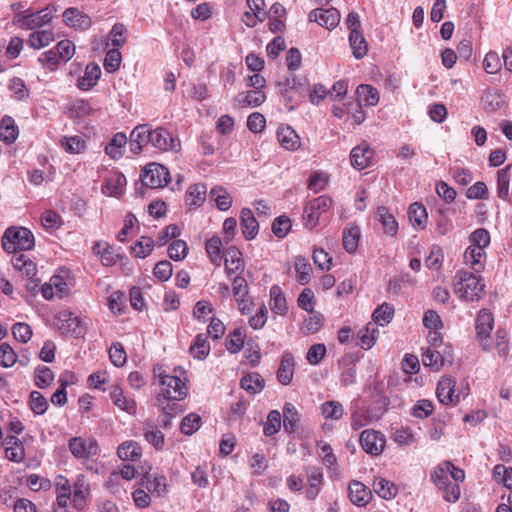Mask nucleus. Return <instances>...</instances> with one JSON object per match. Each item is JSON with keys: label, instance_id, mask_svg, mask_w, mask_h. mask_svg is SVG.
Returning a JSON list of instances; mask_svg holds the SVG:
<instances>
[{"label": "nucleus", "instance_id": "c85d7f7f", "mask_svg": "<svg viewBox=\"0 0 512 512\" xmlns=\"http://www.w3.org/2000/svg\"><path fill=\"white\" fill-rule=\"evenodd\" d=\"M358 106H375L379 101V94L376 88L371 85L361 84L357 87Z\"/></svg>", "mask_w": 512, "mask_h": 512}, {"label": "nucleus", "instance_id": "a18cd8bd", "mask_svg": "<svg viewBox=\"0 0 512 512\" xmlns=\"http://www.w3.org/2000/svg\"><path fill=\"white\" fill-rule=\"evenodd\" d=\"M449 467H452V463L445 461L439 464L434 472L431 474V478L438 488L447 486L450 483L449 480Z\"/></svg>", "mask_w": 512, "mask_h": 512}, {"label": "nucleus", "instance_id": "8fccbe9b", "mask_svg": "<svg viewBox=\"0 0 512 512\" xmlns=\"http://www.w3.org/2000/svg\"><path fill=\"white\" fill-rule=\"evenodd\" d=\"M210 197L217 204V207L226 211L231 207L232 197L223 187H214L210 191Z\"/></svg>", "mask_w": 512, "mask_h": 512}, {"label": "nucleus", "instance_id": "338daca9", "mask_svg": "<svg viewBox=\"0 0 512 512\" xmlns=\"http://www.w3.org/2000/svg\"><path fill=\"white\" fill-rule=\"evenodd\" d=\"M9 90L12 91L13 97L16 100H24L29 96V90L27 89L24 81L19 77H13L9 82Z\"/></svg>", "mask_w": 512, "mask_h": 512}, {"label": "nucleus", "instance_id": "6ab92c4d", "mask_svg": "<svg viewBox=\"0 0 512 512\" xmlns=\"http://www.w3.org/2000/svg\"><path fill=\"white\" fill-rule=\"evenodd\" d=\"M63 18L68 26L82 30L88 29L92 24L91 18L77 8L66 9L63 13Z\"/></svg>", "mask_w": 512, "mask_h": 512}, {"label": "nucleus", "instance_id": "ddd939ff", "mask_svg": "<svg viewBox=\"0 0 512 512\" xmlns=\"http://www.w3.org/2000/svg\"><path fill=\"white\" fill-rule=\"evenodd\" d=\"M59 320L61 325L59 329L66 334H71L75 337L83 336L86 332V326L84 322L72 312H62Z\"/></svg>", "mask_w": 512, "mask_h": 512}, {"label": "nucleus", "instance_id": "0e129e2a", "mask_svg": "<svg viewBox=\"0 0 512 512\" xmlns=\"http://www.w3.org/2000/svg\"><path fill=\"white\" fill-rule=\"evenodd\" d=\"M54 380V373L49 367L41 366L35 371V384L44 389L48 387Z\"/></svg>", "mask_w": 512, "mask_h": 512}, {"label": "nucleus", "instance_id": "6e6d98bb", "mask_svg": "<svg viewBox=\"0 0 512 512\" xmlns=\"http://www.w3.org/2000/svg\"><path fill=\"white\" fill-rule=\"evenodd\" d=\"M144 437L146 441L152 444L157 450L162 449L164 445V434L149 423L145 425Z\"/></svg>", "mask_w": 512, "mask_h": 512}, {"label": "nucleus", "instance_id": "c756f323", "mask_svg": "<svg viewBox=\"0 0 512 512\" xmlns=\"http://www.w3.org/2000/svg\"><path fill=\"white\" fill-rule=\"evenodd\" d=\"M408 217L413 227L420 229L426 227L428 215L426 208L422 204L418 202L411 204L408 209Z\"/></svg>", "mask_w": 512, "mask_h": 512}, {"label": "nucleus", "instance_id": "6e6552de", "mask_svg": "<svg viewBox=\"0 0 512 512\" xmlns=\"http://www.w3.org/2000/svg\"><path fill=\"white\" fill-rule=\"evenodd\" d=\"M151 140L152 147L160 151H178L180 149V141L174 138L172 134L163 127L153 129L151 127Z\"/></svg>", "mask_w": 512, "mask_h": 512}, {"label": "nucleus", "instance_id": "cd10ccee", "mask_svg": "<svg viewBox=\"0 0 512 512\" xmlns=\"http://www.w3.org/2000/svg\"><path fill=\"white\" fill-rule=\"evenodd\" d=\"M19 130L10 116H5L0 122V139L6 144H12L18 137Z\"/></svg>", "mask_w": 512, "mask_h": 512}, {"label": "nucleus", "instance_id": "de8ad7c7", "mask_svg": "<svg viewBox=\"0 0 512 512\" xmlns=\"http://www.w3.org/2000/svg\"><path fill=\"white\" fill-rule=\"evenodd\" d=\"M295 272H296V280L299 284L305 285L310 281V272L311 265L308 261L302 257L298 256L295 259Z\"/></svg>", "mask_w": 512, "mask_h": 512}, {"label": "nucleus", "instance_id": "5fc2aeb1", "mask_svg": "<svg viewBox=\"0 0 512 512\" xmlns=\"http://www.w3.org/2000/svg\"><path fill=\"white\" fill-rule=\"evenodd\" d=\"M321 411L325 418L338 420L343 416V405L338 401H327L321 405Z\"/></svg>", "mask_w": 512, "mask_h": 512}, {"label": "nucleus", "instance_id": "79ce46f5", "mask_svg": "<svg viewBox=\"0 0 512 512\" xmlns=\"http://www.w3.org/2000/svg\"><path fill=\"white\" fill-rule=\"evenodd\" d=\"M266 99V95L262 91L250 90L237 96L238 102L242 106L257 107Z\"/></svg>", "mask_w": 512, "mask_h": 512}, {"label": "nucleus", "instance_id": "49530a36", "mask_svg": "<svg viewBox=\"0 0 512 512\" xmlns=\"http://www.w3.org/2000/svg\"><path fill=\"white\" fill-rule=\"evenodd\" d=\"M146 488L149 492L162 496L166 491V478L164 476L150 475L145 473Z\"/></svg>", "mask_w": 512, "mask_h": 512}, {"label": "nucleus", "instance_id": "864d4df0", "mask_svg": "<svg viewBox=\"0 0 512 512\" xmlns=\"http://www.w3.org/2000/svg\"><path fill=\"white\" fill-rule=\"evenodd\" d=\"M245 335L241 328L234 329L226 338V348L231 353H238L244 345Z\"/></svg>", "mask_w": 512, "mask_h": 512}, {"label": "nucleus", "instance_id": "4c0bfd02", "mask_svg": "<svg viewBox=\"0 0 512 512\" xmlns=\"http://www.w3.org/2000/svg\"><path fill=\"white\" fill-rule=\"evenodd\" d=\"M127 143V137L124 133H117L113 136L110 143L105 147V152L112 159H119L123 155V148Z\"/></svg>", "mask_w": 512, "mask_h": 512}, {"label": "nucleus", "instance_id": "4be33fe9", "mask_svg": "<svg viewBox=\"0 0 512 512\" xmlns=\"http://www.w3.org/2000/svg\"><path fill=\"white\" fill-rule=\"evenodd\" d=\"M295 361L291 353L283 354L277 371V379L282 385H289L294 375Z\"/></svg>", "mask_w": 512, "mask_h": 512}, {"label": "nucleus", "instance_id": "f704fd0d", "mask_svg": "<svg viewBox=\"0 0 512 512\" xmlns=\"http://www.w3.org/2000/svg\"><path fill=\"white\" fill-rule=\"evenodd\" d=\"M141 452V447L134 441L123 442L117 450L119 458L123 461H137L141 456Z\"/></svg>", "mask_w": 512, "mask_h": 512}, {"label": "nucleus", "instance_id": "39448f33", "mask_svg": "<svg viewBox=\"0 0 512 512\" xmlns=\"http://www.w3.org/2000/svg\"><path fill=\"white\" fill-rule=\"evenodd\" d=\"M141 177L143 185L150 188L163 187L170 181L168 169L158 163L148 164Z\"/></svg>", "mask_w": 512, "mask_h": 512}, {"label": "nucleus", "instance_id": "f257e3e1", "mask_svg": "<svg viewBox=\"0 0 512 512\" xmlns=\"http://www.w3.org/2000/svg\"><path fill=\"white\" fill-rule=\"evenodd\" d=\"M155 378H159L160 394L157 401H180L187 396L188 388L186 383L178 376L165 374L162 367L154 368Z\"/></svg>", "mask_w": 512, "mask_h": 512}, {"label": "nucleus", "instance_id": "1a4fd4ad", "mask_svg": "<svg viewBox=\"0 0 512 512\" xmlns=\"http://www.w3.org/2000/svg\"><path fill=\"white\" fill-rule=\"evenodd\" d=\"M359 441L363 450L374 456L381 454L385 447L384 436L376 430H364Z\"/></svg>", "mask_w": 512, "mask_h": 512}, {"label": "nucleus", "instance_id": "b1692460", "mask_svg": "<svg viewBox=\"0 0 512 512\" xmlns=\"http://www.w3.org/2000/svg\"><path fill=\"white\" fill-rule=\"evenodd\" d=\"M278 87L281 94L290 101L293 99V96L291 95L293 92L297 93L301 97H304L307 94L304 84L295 76L286 77L283 81H279Z\"/></svg>", "mask_w": 512, "mask_h": 512}, {"label": "nucleus", "instance_id": "2f4dec72", "mask_svg": "<svg viewBox=\"0 0 512 512\" xmlns=\"http://www.w3.org/2000/svg\"><path fill=\"white\" fill-rule=\"evenodd\" d=\"M376 216L378 220L382 223L383 229L386 234L394 236L397 233L398 223L395 217L391 213H389L386 207H378Z\"/></svg>", "mask_w": 512, "mask_h": 512}, {"label": "nucleus", "instance_id": "412c9836", "mask_svg": "<svg viewBox=\"0 0 512 512\" xmlns=\"http://www.w3.org/2000/svg\"><path fill=\"white\" fill-rule=\"evenodd\" d=\"M225 269L228 276L233 273H242L244 270V262L242 260L241 251L231 246L225 253Z\"/></svg>", "mask_w": 512, "mask_h": 512}, {"label": "nucleus", "instance_id": "09e8293b", "mask_svg": "<svg viewBox=\"0 0 512 512\" xmlns=\"http://www.w3.org/2000/svg\"><path fill=\"white\" fill-rule=\"evenodd\" d=\"M393 316L394 307L388 303H383L378 306L372 314L374 324L381 326L388 324L392 320Z\"/></svg>", "mask_w": 512, "mask_h": 512}, {"label": "nucleus", "instance_id": "e433bc0d", "mask_svg": "<svg viewBox=\"0 0 512 512\" xmlns=\"http://www.w3.org/2000/svg\"><path fill=\"white\" fill-rule=\"evenodd\" d=\"M190 354L199 360L205 359L210 352V344L208 342V335L206 334H198L194 341V344L191 345L189 349Z\"/></svg>", "mask_w": 512, "mask_h": 512}, {"label": "nucleus", "instance_id": "f8f14e48", "mask_svg": "<svg viewBox=\"0 0 512 512\" xmlns=\"http://www.w3.org/2000/svg\"><path fill=\"white\" fill-rule=\"evenodd\" d=\"M436 394L438 400L444 405L457 404L460 401V393L455 394V381L448 376L439 380Z\"/></svg>", "mask_w": 512, "mask_h": 512}, {"label": "nucleus", "instance_id": "052dcab7", "mask_svg": "<svg viewBox=\"0 0 512 512\" xmlns=\"http://www.w3.org/2000/svg\"><path fill=\"white\" fill-rule=\"evenodd\" d=\"M378 415L371 414L369 410L355 411L351 415V426L353 429L358 430L365 426L368 422L377 420Z\"/></svg>", "mask_w": 512, "mask_h": 512}, {"label": "nucleus", "instance_id": "a878e982", "mask_svg": "<svg viewBox=\"0 0 512 512\" xmlns=\"http://www.w3.org/2000/svg\"><path fill=\"white\" fill-rule=\"evenodd\" d=\"M349 497L352 503L358 506H364L371 499V491L363 483L352 481L348 487Z\"/></svg>", "mask_w": 512, "mask_h": 512}, {"label": "nucleus", "instance_id": "5701e85b", "mask_svg": "<svg viewBox=\"0 0 512 512\" xmlns=\"http://www.w3.org/2000/svg\"><path fill=\"white\" fill-rule=\"evenodd\" d=\"M241 228L244 237L248 240L254 239L259 230V224L249 208H243L240 216Z\"/></svg>", "mask_w": 512, "mask_h": 512}, {"label": "nucleus", "instance_id": "bb28decb", "mask_svg": "<svg viewBox=\"0 0 512 512\" xmlns=\"http://www.w3.org/2000/svg\"><path fill=\"white\" fill-rule=\"evenodd\" d=\"M240 387L250 394H257L264 389L265 381L259 373L252 372L242 377Z\"/></svg>", "mask_w": 512, "mask_h": 512}, {"label": "nucleus", "instance_id": "4d7b16f0", "mask_svg": "<svg viewBox=\"0 0 512 512\" xmlns=\"http://www.w3.org/2000/svg\"><path fill=\"white\" fill-rule=\"evenodd\" d=\"M510 165L506 166L503 169H500L497 172V193L499 197L506 199L509 192V175Z\"/></svg>", "mask_w": 512, "mask_h": 512}, {"label": "nucleus", "instance_id": "774afa93", "mask_svg": "<svg viewBox=\"0 0 512 512\" xmlns=\"http://www.w3.org/2000/svg\"><path fill=\"white\" fill-rule=\"evenodd\" d=\"M375 324L369 323L366 327L362 328L358 332L362 348L369 349L374 345L375 336Z\"/></svg>", "mask_w": 512, "mask_h": 512}, {"label": "nucleus", "instance_id": "e2e57ef3", "mask_svg": "<svg viewBox=\"0 0 512 512\" xmlns=\"http://www.w3.org/2000/svg\"><path fill=\"white\" fill-rule=\"evenodd\" d=\"M201 425V417L198 414L191 413L185 416L181 422V432L185 435H192Z\"/></svg>", "mask_w": 512, "mask_h": 512}, {"label": "nucleus", "instance_id": "dca6fc26", "mask_svg": "<svg viewBox=\"0 0 512 512\" xmlns=\"http://www.w3.org/2000/svg\"><path fill=\"white\" fill-rule=\"evenodd\" d=\"M277 138L280 145L289 151L300 148L301 140L299 135L290 126H281L277 130Z\"/></svg>", "mask_w": 512, "mask_h": 512}, {"label": "nucleus", "instance_id": "0eeeda50", "mask_svg": "<svg viewBox=\"0 0 512 512\" xmlns=\"http://www.w3.org/2000/svg\"><path fill=\"white\" fill-rule=\"evenodd\" d=\"M52 18L53 10L46 7L36 13L18 14L15 22L18 23L21 28L33 30L48 24Z\"/></svg>", "mask_w": 512, "mask_h": 512}, {"label": "nucleus", "instance_id": "58836bf2", "mask_svg": "<svg viewBox=\"0 0 512 512\" xmlns=\"http://www.w3.org/2000/svg\"><path fill=\"white\" fill-rule=\"evenodd\" d=\"M54 41V34L51 30H40L30 34L28 44L34 49L48 46Z\"/></svg>", "mask_w": 512, "mask_h": 512}, {"label": "nucleus", "instance_id": "2eb2a0df", "mask_svg": "<svg viewBox=\"0 0 512 512\" xmlns=\"http://www.w3.org/2000/svg\"><path fill=\"white\" fill-rule=\"evenodd\" d=\"M374 151L367 144H361L352 149L350 153L351 165L359 170L365 169L371 164Z\"/></svg>", "mask_w": 512, "mask_h": 512}, {"label": "nucleus", "instance_id": "473e14b6", "mask_svg": "<svg viewBox=\"0 0 512 512\" xmlns=\"http://www.w3.org/2000/svg\"><path fill=\"white\" fill-rule=\"evenodd\" d=\"M349 43L356 59H361L367 54L368 43L362 32L349 33Z\"/></svg>", "mask_w": 512, "mask_h": 512}, {"label": "nucleus", "instance_id": "37998d69", "mask_svg": "<svg viewBox=\"0 0 512 512\" xmlns=\"http://www.w3.org/2000/svg\"><path fill=\"white\" fill-rule=\"evenodd\" d=\"M484 255V249L471 245L466 249L464 253V258L467 263H470L472 269L478 273L483 268L481 259L483 258Z\"/></svg>", "mask_w": 512, "mask_h": 512}, {"label": "nucleus", "instance_id": "9d476101", "mask_svg": "<svg viewBox=\"0 0 512 512\" xmlns=\"http://www.w3.org/2000/svg\"><path fill=\"white\" fill-rule=\"evenodd\" d=\"M69 449L73 456L78 459L90 458L96 456L99 452L98 444L95 439L84 440L81 437L71 438Z\"/></svg>", "mask_w": 512, "mask_h": 512}, {"label": "nucleus", "instance_id": "f3484780", "mask_svg": "<svg viewBox=\"0 0 512 512\" xmlns=\"http://www.w3.org/2000/svg\"><path fill=\"white\" fill-rule=\"evenodd\" d=\"M446 362L451 364L452 355L449 353L445 356L439 350L432 347H428L422 355L423 365L431 367L436 371L440 370Z\"/></svg>", "mask_w": 512, "mask_h": 512}, {"label": "nucleus", "instance_id": "3c124183", "mask_svg": "<svg viewBox=\"0 0 512 512\" xmlns=\"http://www.w3.org/2000/svg\"><path fill=\"white\" fill-rule=\"evenodd\" d=\"M221 247L222 240L218 236H213L206 242V252L210 261L216 266H220L221 264Z\"/></svg>", "mask_w": 512, "mask_h": 512}, {"label": "nucleus", "instance_id": "f03ea898", "mask_svg": "<svg viewBox=\"0 0 512 512\" xmlns=\"http://www.w3.org/2000/svg\"><path fill=\"white\" fill-rule=\"evenodd\" d=\"M453 286L454 292L466 301L478 300L484 294L485 285L480 282L475 274L469 271H458Z\"/></svg>", "mask_w": 512, "mask_h": 512}, {"label": "nucleus", "instance_id": "bf43d9fd", "mask_svg": "<svg viewBox=\"0 0 512 512\" xmlns=\"http://www.w3.org/2000/svg\"><path fill=\"white\" fill-rule=\"evenodd\" d=\"M483 68L488 74H496L502 68V60L497 52L489 51L484 60H483Z\"/></svg>", "mask_w": 512, "mask_h": 512}, {"label": "nucleus", "instance_id": "c9c22d12", "mask_svg": "<svg viewBox=\"0 0 512 512\" xmlns=\"http://www.w3.org/2000/svg\"><path fill=\"white\" fill-rule=\"evenodd\" d=\"M207 188L204 184H194L186 192V204L190 207H198L206 197Z\"/></svg>", "mask_w": 512, "mask_h": 512}, {"label": "nucleus", "instance_id": "7ed1b4c3", "mask_svg": "<svg viewBox=\"0 0 512 512\" xmlns=\"http://www.w3.org/2000/svg\"><path fill=\"white\" fill-rule=\"evenodd\" d=\"M35 245L33 233L25 228H8L2 237V247L9 253L30 250Z\"/></svg>", "mask_w": 512, "mask_h": 512}, {"label": "nucleus", "instance_id": "c03bdc74", "mask_svg": "<svg viewBox=\"0 0 512 512\" xmlns=\"http://www.w3.org/2000/svg\"><path fill=\"white\" fill-rule=\"evenodd\" d=\"M374 491L383 499H392L397 494V487L384 478H378L373 484Z\"/></svg>", "mask_w": 512, "mask_h": 512}, {"label": "nucleus", "instance_id": "603ef678", "mask_svg": "<svg viewBox=\"0 0 512 512\" xmlns=\"http://www.w3.org/2000/svg\"><path fill=\"white\" fill-rule=\"evenodd\" d=\"M62 147L68 153H81L86 148V142L82 136L75 135L72 137H64L61 141Z\"/></svg>", "mask_w": 512, "mask_h": 512}, {"label": "nucleus", "instance_id": "393cba45", "mask_svg": "<svg viewBox=\"0 0 512 512\" xmlns=\"http://www.w3.org/2000/svg\"><path fill=\"white\" fill-rule=\"evenodd\" d=\"M126 184V177L123 174L116 172L105 180L102 192L108 196L118 197L123 193Z\"/></svg>", "mask_w": 512, "mask_h": 512}, {"label": "nucleus", "instance_id": "69168bd1", "mask_svg": "<svg viewBox=\"0 0 512 512\" xmlns=\"http://www.w3.org/2000/svg\"><path fill=\"white\" fill-rule=\"evenodd\" d=\"M153 246L154 241L152 238L142 236L131 249L136 257L145 258L152 252Z\"/></svg>", "mask_w": 512, "mask_h": 512}, {"label": "nucleus", "instance_id": "13d9d810", "mask_svg": "<svg viewBox=\"0 0 512 512\" xmlns=\"http://www.w3.org/2000/svg\"><path fill=\"white\" fill-rule=\"evenodd\" d=\"M281 428V414L277 410H272L267 416V421L264 424V434L272 436L276 434Z\"/></svg>", "mask_w": 512, "mask_h": 512}, {"label": "nucleus", "instance_id": "72a5a7b5", "mask_svg": "<svg viewBox=\"0 0 512 512\" xmlns=\"http://www.w3.org/2000/svg\"><path fill=\"white\" fill-rule=\"evenodd\" d=\"M111 398L113 403L121 410H124L132 415L136 413V402L134 399L126 398L123 395L122 389L120 387L115 386L113 388L111 391Z\"/></svg>", "mask_w": 512, "mask_h": 512}, {"label": "nucleus", "instance_id": "9b49d317", "mask_svg": "<svg viewBox=\"0 0 512 512\" xmlns=\"http://www.w3.org/2000/svg\"><path fill=\"white\" fill-rule=\"evenodd\" d=\"M309 20L311 22H317L320 26L331 30L339 24L340 13L333 7L328 9L317 8L309 13Z\"/></svg>", "mask_w": 512, "mask_h": 512}, {"label": "nucleus", "instance_id": "aec40b11", "mask_svg": "<svg viewBox=\"0 0 512 512\" xmlns=\"http://www.w3.org/2000/svg\"><path fill=\"white\" fill-rule=\"evenodd\" d=\"M100 76V66L96 63H90L86 66L84 75L78 79L77 87L82 91H88L97 84Z\"/></svg>", "mask_w": 512, "mask_h": 512}, {"label": "nucleus", "instance_id": "a19ab883", "mask_svg": "<svg viewBox=\"0 0 512 512\" xmlns=\"http://www.w3.org/2000/svg\"><path fill=\"white\" fill-rule=\"evenodd\" d=\"M299 422V414L294 405L286 403L283 408V426L286 432L292 433L296 430Z\"/></svg>", "mask_w": 512, "mask_h": 512}, {"label": "nucleus", "instance_id": "ea45409f", "mask_svg": "<svg viewBox=\"0 0 512 512\" xmlns=\"http://www.w3.org/2000/svg\"><path fill=\"white\" fill-rule=\"evenodd\" d=\"M360 229L358 226H349L343 231V246L348 253H354L358 248Z\"/></svg>", "mask_w": 512, "mask_h": 512}, {"label": "nucleus", "instance_id": "4468645a", "mask_svg": "<svg viewBox=\"0 0 512 512\" xmlns=\"http://www.w3.org/2000/svg\"><path fill=\"white\" fill-rule=\"evenodd\" d=\"M151 125L148 123L137 125L130 134V149L134 154H139L142 149L150 144Z\"/></svg>", "mask_w": 512, "mask_h": 512}, {"label": "nucleus", "instance_id": "423d86ee", "mask_svg": "<svg viewBox=\"0 0 512 512\" xmlns=\"http://www.w3.org/2000/svg\"><path fill=\"white\" fill-rule=\"evenodd\" d=\"M493 325L494 318L492 313L486 309L480 310L476 317L475 328L477 338L480 340L483 350L489 351L492 348V345L488 342V337L493 329Z\"/></svg>", "mask_w": 512, "mask_h": 512}, {"label": "nucleus", "instance_id": "a211bd4d", "mask_svg": "<svg viewBox=\"0 0 512 512\" xmlns=\"http://www.w3.org/2000/svg\"><path fill=\"white\" fill-rule=\"evenodd\" d=\"M306 474L309 482V487L306 492V497L309 500H314L321 490L323 481V472L321 468L316 466H308Z\"/></svg>", "mask_w": 512, "mask_h": 512}, {"label": "nucleus", "instance_id": "7c9ffc66", "mask_svg": "<svg viewBox=\"0 0 512 512\" xmlns=\"http://www.w3.org/2000/svg\"><path fill=\"white\" fill-rule=\"evenodd\" d=\"M270 308L271 310L279 315H285L287 313L288 307L286 303V298L282 293V290L279 286L273 285L270 289Z\"/></svg>", "mask_w": 512, "mask_h": 512}, {"label": "nucleus", "instance_id": "680f3d73", "mask_svg": "<svg viewBox=\"0 0 512 512\" xmlns=\"http://www.w3.org/2000/svg\"><path fill=\"white\" fill-rule=\"evenodd\" d=\"M121 53L118 48L110 49L104 59V68L108 73L116 72L121 65Z\"/></svg>", "mask_w": 512, "mask_h": 512}, {"label": "nucleus", "instance_id": "20e7f679", "mask_svg": "<svg viewBox=\"0 0 512 512\" xmlns=\"http://www.w3.org/2000/svg\"><path fill=\"white\" fill-rule=\"evenodd\" d=\"M332 199L326 195H321L309 201L304 208V224L309 229L315 228L319 224L322 214L326 213L332 206Z\"/></svg>", "mask_w": 512, "mask_h": 512}]
</instances>
